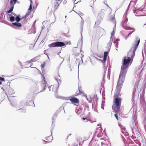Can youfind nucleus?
<instances>
[{
    "mask_svg": "<svg viewBox=\"0 0 146 146\" xmlns=\"http://www.w3.org/2000/svg\"><path fill=\"white\" fill-rule=\"evenodd\" d=\"M140 42V38L138 37H136L135 44L128 53L127 56H128L127 57H125L123 59L122 65L121 67V70L120 74L125 75L127 72V69L129 66V63L133 59L135 55V52Z\"/></svg>",
    "mask_w": 146,
    "mask_h": 146,
    "instance_id": "1",
    "label": "nucleus"
},
{
    "mask_svg": "<svg viewBox=\"0 0 146 146\" xmlns=\"http://www.w3.org/2000/svg\"><path fill=\"white\" fill-rule=\"evenodd\" d=\"M120 91L115 90L114 95V104L112 106V108L115 113H118L120 111L119 109L121 107V99L119 98L121 95Z\"/></svg>",
    "mask_w": 146,
    "mask_h": 146,
    "instance_id": "2",
    "label": "nucleus"
},
{
    "mask_svg": "<svg viewBox=\"0 0 146 146\" xmlns=\"http://www.w3.org/2000/svg\"><path fill=\"white\" fill-rule=\"evenodd\" d=\"M65 42V43L61 41H56L48 45V46L50 48L59 47H65L66 44H68L67 42Z\"/></svg>",
    "mask_w": 146,
    "mask_h": 146,
    "instance_id": "3",
    "label": "nucleus"
},
{
    "mask_svg": "<svg viewBox=\"0 0 146 146\" xmlns=\"http://www.w3.org/2000/svg\"><path fill=\"white\" fill-rule=\"evenodd\" d=\"M125 77V75L119 74L118 82L116 86V89L115 90L121 91V84L123 82Z\"/></svg>",
    "mask_w": 146,
    "mask_h": 146,
    "instance_id": "4",
    "label": "nucleus"
},
{
    "mask_svg": "<svg viewBox=\"0 0 146 146\" xmlns=\"http://www.w3.org/2000/svg\"><path fill=\"white\" fill-rule=\"evenodd\" d=\"M128 21V18H126V16L125 17V19L122 22H121V25L122 27L124 29H126V30H133V31H130L129 33V35H131L133 33L134 31H135V29L133 28L130 27H128L126 26V24L127 23Z\"/></svg>",
    "mask_w": 146,
    "mask_h": 146,
    "instance_id": "5",
    "label": "nucleus"
},
{
    "mask_svg": "<svg viewBox=\"0 0 146 146\" xmlns=\"http://www.w3.org/2000/svg\"><path fill=\"white\" fill-rule=\"evenodd\" d=\"M17 0H11L10 1V5L11 6V8L7 11L8 13H11L13 10L14 5L16 3Z\"/></svg>",
    "mask_w": 146,
    "mask_h": 146,
    "instance_id": "6",
    "label": "nucleus"
},
{
    "mask_svg": "<svg viewBox=\"0 0 146 146\" xmlns=\"http://www.w3.org/2000/svg\"><path fill=\"white\" fill-rule=\"evenodd\" d=\"M29 102H27L24 100H23L20 102L19 106H30L31 105L33 101L32 100L29 101Z\"/></svg>",
    "mask_w": 146,
    "mask_h": 146,
    "instance_id": "7",
    "label": "nucleus"
},
{
    "mask_svg": "<svg viewBox=\"0 0 146 146\" xmlns=\"http://www.w3.org/2000/svg\"><path fill=\"white\" fill-rule=\"evenodd\" d=\"M132 133L134 136H138L139 135V130L138 128L136 127H135L134 124L133 123V127L132 128Z\"/></svg>",
    "mask_w": 146,
    "mask_h": 146,
    "instance_id": "8",
    "label": "nucleus"
},
{
    "mask_svg": "<svg viewBox=\"0 0 146 146\" xmlns=\"http://www.w3.org/2000/svg\"><path fill=\"white\" fill-rule=\"evenodd\" d=\"M42 76L43 78L42 79V85L43 86L44 88L43 90L40 92H42L44 91L46 89V85H47L46 81L45 80V79L44 76L43 75Z\"/></svg>",
    "mask_w": 146,
    "mask_h": 146,
    "instance_id": "9",
    "label": "nucleus"
},
{
    "mask_svg": "<svg viewBox=\"0 0 146 146\" xmlns=\"http://www.w3.org/2000/svg\"><path fill=\"white\" fill-rule=\"evenodd\" d=\"M139 91H136V88L135 90L133 92L132 95V98L133 100H137L139 97Z\"/></svg>",
    "mask_w": 146,
    "mask_h": 146,
    "instance_id": "10",
    "label": "nucleus"
},
{
    "mask_svg": "<svg viewBox=\"0 0 146 146\" xmlns=\"http://www.w3.org/2000/svg\"><path fill=\"white\" fill-rule=\"evenodd\" d=\"M70 100L72 104H79V100L78 99L74 97H71Z\"/></svg>",
    "mask_w": 146,
    "mask_h": 146,
    "instance_id": "11",
    "label": "nucleus"
},
{
    "mask_svg": "<svg viewBox=\"0 0 146 146\" xmlns=\"http://www.w3.org/2000/svg\"><path fill=\"white\" fill-rule=\"evenodd\" d=\"M104 10L103 9H101L100 12L99 13L98 16L100 17V19H102L104 16Z\"/></svg>",
    "mask_w": 146,
    "mask_h": 146,
    "instance_id": "12",
    "label": "nucleus"
},
{
    "mask_svg": "<svg viewBox=\"0 0 146 146\" xmlns=\"http://www.w3.org/2000/svg\"><path fill=\"white\" fill-rule=\"evenodd\" d=\"M45 139L49 141H44L45 143H49L51 142V141L53 139V137L52 136H49L46 137Z\"/></svg>",
    "mask_w": 146,
    "mask_h": 146,
    "instance_id": "13",
    "label": "nucleus"
},
{
    "mask_svg": "<svg viewBox=\"0 0 146 146\" xmlns=\"http://www.w3.org/2000/svg\"><path fill=\"white\" fill-rule=\"evenodd\" d=\"M110 48L109 49V51H105L104 52V57H103V61H105V60H107V56L109 54Z\"/></svg>",
    "mask_w": 146,
    "mask_h": 146,
    "instance_id": "14",
    "label": "nucleus"
},
{
    "mask_svg": "<svg viewBox=\"0 0 146 146\" xmlns=\"http://www.w3.org/2000/svg\"><path fill=\"white\" fill-rule=\"evenodd\" d=\"M12 24L13 26L18 27H20L22 26V25L21 23L17 22H16L12 23Z\"/></svg>",
    "mask_w": 146,
    "mask_h": 146,
    "instance_id": "15",
    "label": "nucleus"
},
{
    "mask_svg": "<svg viewBox=\"0 0 146 146\" xmlns=\"http://www.w3.org/2000/svg\"><path fill=\"white\" fill-rule=\"evenodd\" d=\"M133 2V3H135V2L134 1H131L130 3L128 5V7L127 8V10H126V12H125L124 15V16H123L124 20L125 19V16H126V17L127 18V17H126V13H127V11H128V10H129V8L130 6V5L131 4V2Z\"/></svg>",
    "mask_w": 146,
    "mask_h": 146,
    "instance_id": "16",
    "label": "nucleus"
},
{
    "mask_svg": "<svg viewBox=\"0 0 146 146\" xmlns=\"http://www.w3.org/2000/svg\"><path fill=\"white\" fill-rule=\"evenodd\" d=\"M133 2V3H135V2L134 1H131L130 3L128 5V7L127 8V10H126V12H125L124 15V16H123L124 20L125 19V16H126V17L127 18V17H126V13H127V11H128V10H129V8L130 6V5L131 4V2Z\"/></svg>",
    "mask_w": 146,
    "mask_h": 146,
    "instance_id": "17",
    "label": "nucleus"
},
{
    "mask_svg": "<svg viewBox=\"0 0 146 146\" xmlns=\"http://www.w3.org/2000/svg\"><path fill=\"white\" fill-rule=\"evenodd\" d=\"M133 11H134V13L135 15L137 16H139L140 15L139 14V13L140 11V10L139 9H133Z\"/></svg>",
    "mask_w": 146,
    "mask_h": 146,
    "instance_id": "18",
    "label": "nucleus"
},
{
    "mask_svg": "<svg viewBox=\"0 0 146 146\" xmlns=\"http://www.w3.org/2000/svg\"><path fill=\"white\" fill-rule=\"evenodd\" d=\"M9 95H12L15 93L13 89L12 88H9L7 92Z\"/></svg>",
    "mask_w": 146,
    "mask_h": 146,
    "instance_id": "19",
    "label": "nucleus"
},
{
    "mask_svg": "<svg viewBox=\"0 0 146 146\" xmlns=\"http://www.w3.org/2000/svg\"><path fill=\"white\" fill-rule=\"evenodd\" d=\"M52 120V128L51 129V134L52 135V131L53 130L55 126V123H54V120Z\"/></svg>",
    "mask_w": 146,
    "mask_h": 146,
    "instance_id": "20",
    "label": "nucleus"
},
{
    "mask_svg": "<svg viewBox=\"0 0 146 146\" xmlns=\"http://www.w3.org/2000/svg\"><path fill=\"white\" fill-rule=\"evenodd\" d=\"M115 28H116V23L115 24V26L113 27V31L111 32V38L112 36L114 35L115 32Z\"/></svg>",
    "mask_w": 146,
    "mask_h": 146,
    "instance_id": "21",
    "label": "nucleus"
},
{
    "mask_svg": "<svg viewBox=\"0 0 146 146\" xmlns=\"http://www.w3.org/2000/svg\"><path fill=\"white\" fill-rule=\"evenodd\" d=\"M102 19H99L97 20L95 23V25L96 27H98L100 24V23Z\"/></svg>",
    "mask_w": 146,
    "mask_h": 146,
    "instance_id": "22",
    "label": "nucleus"
},
{
    "mask_svg": "<svg viewBox=\"0 0 146 146\" xmlns=\"http://www.w3.org/2000/svg\"><path fill=\"white\" fill-rule=\"evenodd\" d=\"M39 59V56H38L32 59L30 61L32 62H33L38 60Z\"/></svg>",
    "mask_w": 146,
    "mask_h": 146,
    "instance_id": "23",
    "label": "nucleus"
},
{
    "mask_svg": "<svg viewBox=\"0 0 146 146\" xmlns=\"http://www.w3.org/2000/svg\"><path fill=\"white\" fill-rule=\"evenodd\" d=\"M119 127H120L121 129L122 130L121 132L122 133H124V131H125V127H124L121 124H119Z\"/></svg>",
    "mask_w": 146,
    "mask_h": 146,
    "instance_id": "24",
    "label": "nucleus"
},
{
    "mask_svg": "<svg viewBox=\"0 0 146 146\" xmlns=\"http://www.w3.org/2000/svg\"><path fill=\"white\" fill-rule=\"evenodd\" d=\"M20 15L19 14L15 18V20L17 22H19L21 20V18L20 17Z\"/></svg>",
    "mask_w": 146,
    "mask_h": 146,
    "instance_id": "25",
    "label": "nucleus"
},
{
    "mask_svg": "<svg viewBox=\"0 0 146 146\" xmlns=\"http://www.w3.org/2000/svg\"><path fill=\"white\" fill-rule=\"evenodd\" d=\"M9 100L10 101L11 105L13 107H16L17 106V104H16V103L14 102H11L9 98H8Z\"/></svg>",
    "mask_w": 146,
    "mask_h": 146,
    "instance_id": "26",
    "label": "nucleus"
},
{
    "mask_svg": "<svg viewBox=\"0 0 146 146\" xmlns=\"http://www.w3.org/2000/svg\"><path fill=\"white\" fill-rule=\"evenodd\" d=\"M142 109H143L144 113L145 114L146 113V104L145 103L143 104L142 106Z\"/></svg>",
    "mask_w": 146,
    "mask_h": 146,
    "instance_id": "27",
    "label": "nucleus"
},
{
    "mask_svg": "<svg viewBox=\"0 0 146 146\" xmlns=\"http://www.w3.org/2000/svg\"><path fill=\"white\" fill-rule=\"evenodd\" d=\"M143 123L144 125V128L146 131V115L145 117L144 118V121L143 122Z\"/></svg>",
    "mask_w": 146,
    "mask_h": 146,
    "instance_id": "28",
    "label": "nucleus"
},
{
    "mask_svg": "<svg viewBox=\"0 0 146 146\" xmlns=\"http://www.w3.org/2000/svg\"><path fill=\"white\" fill-rule=\"evenodd\" d=\"M30 1L31 4L30 5L29 8L28 9V11H31L32 9V7H33V6H32V0H30Z\"/></svg>",
    "mask_w": 146,
    "mask_h": 146,
    "instance_id": "29",
    "label": "nucleus"
},
{
    "mask_svg": "<svg viewBox=\"0 0 146 146\" xmlns=\"http://www.w3.org/2000/svg\"><path fill=\"white\" fill-rule=\"evenodd\" d=\"M95 52H97L98 51V44H96L95 46V49L94 50Z\"/></svg>",
    "mask_w": 146,
    "mask_h": 146,
    "instance_id": "30",
    "label": "nucleus"
},
{
    "mask_svg": "<svg viewBox=\"0 0 146 146\" xmlns=\"http://www.w3.org/2000/svg\"><path fill=\"white\" fill-rule=\"evenodd\" d=\"M15 17L14 16H11L9 17V20L11 22H13L15 21Z\"/></svg>",
    "mask_w": 146,
    "mask_h": 146,
    "instance_id": "31",
    "label": "nucleus"
},
{
    "mask_svg": "<svg viewBox=\"0 0 146 146\" xmlns=\"http://www.w3.org/2000/svg\"><path fill=\"white\" fill-rule=\"evenodd\" d=\"M58 115V114L57 113H56L54 114V115L53 117L52 118V120H53L54 119V120L56 119V118L57 117Z\"/></svg>",
    "mask_w": 146,
    "mask_h": 146,
    "instance_id": "32",
    "label": "nucleus"
},
{
    "mask_svg": "<svg viewBox=\"0 0 146 146\" xmlns=\"http://www.w3.org/2000/svg\"><path fill=\"white\" fill-rule=\"evenodd\" d=\"M20 112L25 113L26 112V110L25 109L21 108L18 110Z\"/></svg>",
    "mask_w": 146,
    "mask_h": 146,
    "instance_id": "33",
    "label": "nucleus"
},
{
    "mask_svg": "<svg viewBox=\"0 0 146 146\" xmlns=\"http://www.w3.org/2000/svg\"><path fill=\"white\" fill-rule=\"evenodd\" d=\"M55 80L57 81L58 83V87L56 88V92H57L58 89V86H59V82H58V81H60V79H59L58 78H57V77H55Z\"/></svg>",
    "mask_w": 146,
    "mask_h": 146,
    "instance_id": "34",
    "label": "nucleus"
},
{
    "mask_svg": "<svg viewBox=\"0 0 146 146\" xmlns=\"http://www.w3.org/2000/svg\"><path fill=\"white\" fill-rule=\"evenodd\" d=\"M54 4L55 5V8L56 9L58 8V7L59 5V4L58 2H55Z\"/></svg>",
    "mask_w": 146,
    "mask_h": 146,
    "instance_id": "35",
    "label": "nucleus"
},
{
    "mask_svg": "<svg viewBox=\"0 0 146 146\" xmlns=\"http://www.w3.org/2000/svg\"><path fill=\"white\" fill-rule=\"evenodd\" d=\"M80 60L79 59L77 58L76 59V64H78V67H79L80 63Z\"/></svg>",
    "mask_w": 146,
    "mask_h": 146,
    "instance_id": "36",
    "label": "nucleus"
},
{
    "mask_svg": "<svg viewBox=\"0 0 146 146\" xmlns=\"http://www.w3.org/2000/svg\"><path fill=\"white\" fill-rule=\"evenodd\" d=\"M31 11H28V12L26 13L25 15V19H26L28 16H29L31 13Z\"/></svg>",
    "mask_w": 146,
    "mask_h": 146,
    "instance_id": "37",
    "label": "nucleus"
},
{
    "mask_svg": "<svg viewBox=\"0 0 146 146\" xmlns=\"http://www.w3.org/2000/svg\"><path fill=\"white\" fill-rule=\"evenodd\" d=\"M134 122H135V127H137V128H138V123L137 122V121H134Z\"/></svg>",
    "mask_w": 146,
    "mask_h": 146,
    "instance_id": "38",
    "label": "nucleus"
},
{
    "mask_svg": "<svg viewBox=\"0 0 146 146\" xmlns=\"http://www.w3.org/2000/svg\"><path fill=\"white\" fill-rule=\"evenodd\" d=\"M80 44H81V46H82V40H81L80 41H79L78 42V43L77 45L78 46Z\"/></svg>",
    "mask_w": 146,
    "mask_h": 146,
    "instance_id": "39",
    "label": "nucleus"
},
{
    "mask_svg": "<svg viewBox=\"0 0 146 146\" xmlns=\"http://www.w3.org/2000/svg\"><path fill=\"white\" fill-rule=\"evenodd\" d=\"M113 38L112 37L111 38V37H110V42H109V44L110 45V47H111V44H112V42L113 41Z\"/></svg>",
    "mask_w": 146,
    "mask_h": 146,
    "instance_id": "40",
    "label": "nucleus"
},
{
    "mask_svg": "<svg viewBox=\"0 0 146 146\" xmlns=\"http://www.w3.org/2000/svg\"><path fill=\"white\" fill-rule=\"evenodd\" d=\"M81 19H82V21H81V25H82V28H83V24H84V19L83 18H82V17H80Z\"/></svg>",
    "mask_w": 146,
    "mask_h": 146,
    "instance_id": "41",
    "label": "nucleus"
},
{
    "mask_svg": "<svg viewBox=\"0 0 146 146\" xmlns=\"http://www.w3.org/2000/svg\"><path fill=\"white\" fill-rule=\"evenodd\" d=\"M118 113H115L114 114V116H115L117 119V120H119L117 113H118Z\"/></svg>",
    "mask_w": 146,
    "mask_h": 146,
    "instance_id": "42",
    "label": "nucleus"
},
{
    "mask_svg": "<svg viewBox=\"0 0 146 146\" xmlns=\"http://www.w3.org/2000/svg\"><path fill=\"white\" fill-rule=\"evenodd\" d=\"M45 62L41 64V68H44L45 66Z\"/></svg>",
    "mask_w": 146,
    "mask_h": 146,
    "instance_id": "43",
    "label": "nucleus"
},
{
    "mask_svg": "<svg viewBox=\"0 0 146 146\" xmlns=\"http://www.w3.org/2000/svg\"><path fill=\"white\" fill-rule=\"evenodd\" d=\"M123 134H124V136H125V137H126L128 135V133L126 131L125 132H124V133H123Z\"/></svg>",
    "mask_w": 146,
    "mask_h": 146,
    "instance_id": "44",
    "label": "nucleus"
},
{
    "mask_svg": "<svg viewBox=\"0 0 146 146\" xmlns=\"http://www.w3.org/2000/svg\"><path fill=\"white\" fill-rule=\"evenodd\" d=\"M100 60L102 61V63L104 65H105L104 63L106 62V60H105L104 61H103V60L101 59H99Z\"/></svg>",
    "mask_w": 146,
    "mask_h": 146,
    "instance_id": "45",
    "label": "nucleus"
},
{
    "mask_svg": "<svg viewBox=\"0 0 146 146\" xmlns=\"http://www.w3.org/2000/svg\"><path fill=\"white\" fill-rule=\"evenodd\" d=\"M5 80L4 78L0 76V80L1 81H4Z\"/></svg>",
    "mask_w": 146,
    "mask_h": 146,
    "instance_id": "46",
    "label": "nucleus"
},
{
    "mask_svg": "<svg viewBox=\"0 0 146 146\" xmlns=\"http://www.w3.org/2000/svg\"><path fill=\"white\" fill-rule=\"evenodd\" d=\"M34 46H33V44L31 45L30 46V47H29L30 49L31 50L33 49V48Z\"/></svg>",
    "mask_w": 146,
    "mask_h": 146,
    "instance_id": "47",
    "label": "nucleus"
},
{
    "mask_svg": "<svg viewBox=\"0 0 146 146\" xmlns=\"http://www.w3.org/2000/svg\"><path fill=\"white\" fill-rule=\"evenodd\" d=\"M46 50H45L44 51V54L46 55H47V56H48V58H49V57L48 56V53H46Z\"/></svg>",
    "mask_w": 146,
    "mask_h": 146,
    "instance_id": "48",
    "label": "nucleus"
},
{
    "mask_svg": "<svg viewBox=\"0 0 146 146\" xmlns=\"http://www.w3.org/2000/svg\"><path fill=\"white\" fill-rule=\"evenodd\" d=\"M121 136H122L123 140L124 143H125V141L126 140V139L125 138H124V137L123 136V135H121Z\"/></svg>",
    "mask_w": 146,
    "mask_h": 146,
    "instance_id": "49",
    "label": "nucleus"
},
{
    "mask_svg": "<svg viewBox=\"0 0 146 146\" xmlns=\"http://www.w3.org/2000/svg\"><path fill=\"white\" fill-rule=\"evenodd\" d=\"M94 97L95 98V99L96 100H97L98 99V98L97 97V95L96 94L94 95Z\"/></svg>",
    "mask_w": 146,
    "mask_h": 146,
    "instance_id": "50",
    "label": "nucleus"
},
{
    "mask_svg": "<svg viewBox=\"0 0 146 146\" xmlns=\"http://www.w3.org/2000/svg\"><path fill=\"white\" fill-rule=\"evenodd\" d=\"M143 68L142 69V70H141V72H140V74H139V76H140L142 75V72H143Z\"/></svg>",
    "mask_w": 146,
    "mask_h": 146,
    "instance_id": "51",
    "label": "nucleus"
},
{
    "mask_svg": "<svg viewBox=\"0 0 146 146\" xmlns=\"http://www.w3.org/2000/svg\"><path fill=\"white\" fill-rule=\"evenodd\" d=\"M118 42H117L116 44L115 45V46L116 48H118Z\"/></svg>",
    "mask_w": 146,
    "mask_h": 146,
    "instance_id": "52",
    "label": "nucleus"
},
{
    "mask_svg": "<svg viewBox=\"0 0 146 146\" xmlns=\"http://www.w3.org/2000/svg\"><path fill=\"white\" fill-rule=\"evenodd\" d=\"M77 14L80 16V17H81L80 15H83V13L81 12H80V13Z\"/></svg>",
    "mask_w": 146,
    "mask_h": 146,
    "instance_id": "53",
    "label": "nucleus"
},
{
    "mask_svg": "<svg viewBox=\"0 0 146 146\" xmlns=\"http://www.w3.org/2000/svg\"><path fill=\"white\" fill-rule=\"evenodd\" d=\"M63 109H64V108L63 107H60L59 108V110H60V111H61Z\"/></svg>",
    "mask_w": 146,
    "mask_h": 146,
    "instance_id": "54",
    "label": "nucleus"
},
{
    "mask_svg": "<svg viewBox=\"0 0 146 146\" xmlns=\"http://www.w3.org/2000/svg\"><path fill=\"white\" fill-rule=\"evenodd\" d=\"M86 109H88L89 108L88 106H85V108H84V110H86Z\"/></svg>",
    "mask_w": 146,
    "mask_h": 146,
    "instance_id": "55",
    "label": "nucleus"
},
{
    "mask_svg": "<svg viewBox=\"0 0 146 146\" xmlns=\"http://www.w3.org/2000/svg\"><path fill=\"white\" fill-rule=\"evenodd\" d=\"M33 63H31V64L30 66L28 67H31V68H36L33 67H31L32 66H33Z\"/></svg>",
    "mask_w": 146,
    "mask_h": 146,
    "instance_id": "56",
    "label": "nucleus"
},
{
    "mask_svg": "<svg viewBox=\"0 0 146 146\" xmlns=\"http://www.w3.org/2000/svg\"><path fill=\"white\" fill-rule=\"evenodd\" d=\"M6 24L8 25H9L12 27L11 25L9 23H6Z\"/></svg>",
    "mask_w": 146,
    "mask_h": 146,
    "instance_id": "57",
    "label": "nucleus"
},
{
    "mask_svg": "<svg viewBox=\"0 0 146 146\" xmlns=\"http://www.w3.org/2000/svg\"><path fill=\"white\" fill-rule=\"evenodd\" d=\"M146 66V62L145 63L144 62L143 64V68Z\"/></svg>",
    "mask_w": 146,
    "mask_h": 146,
    "instance_id": "58",
    "label": "nucleus"
},
{
    "mask_svg": "<svg viewBox=\"0 0 146 146\" xmlns=\"http://www.w3.org/2000/svg\"><path fill=\"white\" fill-rule=\"evenodd\" d=\"M31 62H32L30 61V60H28V61H27V62H26V63H30Z\"/></svg>",
    "mask_w": 146,
    "mask_h": 146,
    "instance_id": "59",
    "label": "nucleus"
},
{
    "mask_svg": "<svg viewBox=\"0 0 146 146\" xmlns=\"http://www.w3.org/2000/svg\"><path fill=\"white\" fill-rule=\"evenodd\" d=\"M21 20L24 19V20H25L26 19H25V16H24L23 17L21 18Z\"/></svg>",
    "mask_w": 146,
    "mask_h": 146,
    "instance_id": "60",
    "label": "nucleus"
},
{
    "mask_svg": "<svg viewBox=\"0 0 146 146\" xmlns=\"http://www.w3.org/2000/svg\"><path fill=\"white\" fill-rule=\"evenodd\" d=\"M106 3L107 2H106V1H104V4H105V5H106L107 6H108V7H109V6L108 5V4H106Z\"/></svg>",
    "mask_w": 146,
    "mask_h": 146,
    "instance_id": "61",
    "label": "nucleus"
},
{
    "mask_svg": "<svg viewBox=\"0 0 146 146\" xmlns=\"http://www.w3.org/2000/svg\"><path fill=\"white\" fill-rule=\"evenodd\" d=\"M51 86H49L48 87V88L49 89V90L50 91L51 90L50 88H51Z\"/></svg>",
    "mask_w": 146,
    "mask_h": 146,
    "instance_id": "62",
    "label": "nucleus"
},
{
    "mask_svg": "<svg viewBox=\"0 0 146 146\" xmlns=\"http://www.w3.org/2000/svg\"><path fill=\"white\" fill-rule=\"evenodd\" d=\"M129 36V35L128 34V35L125 37V38L126 40L127 39V37Z\"/></svg>",
    "mask_w": 146,
    "mask_h": 146,
    "instance_id": "63",
    "label": "nucleus"
},
{
    "mask_svg": "<svg viewBox=\"0 0 146 146\" xmlns=\"http://www.w3.org/2000/svg\"><path fill=\"white\" fill-rule=\"evenodd\" d=\"M64 4H65L66 3V0H65L63 2Z\"/></svg>",
    "mask_w": 146,
    "mask_h": 146,
    "instance_id": "64",
    "label": "nucleus"
}]
</instances>
